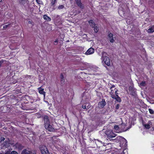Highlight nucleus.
<instances>
[{
  "label": "nucleus",
  "instance_id": "f257e3e1",
  "mask_svg": "<svg viewBox=\"0 0 154 154\" xmlns=\"http://www.w3.org/2000/svg\"><path fill=\"white\" fill-rule=\"evenodd\" d=\"M106 134L108 138H112L116 136V134H114L111 130H109L106 131Z\"/></svg>",
  "mask_w": 154,
  "mask_h": 154
},
{
  "label": "nucleus",
  "instance_id": "f704fd0d",
  "mask_svg": "<svg viewBox=\"0 0 154 154\" xmlns=\"http://www.w3.org/2000/svg\"><path fill=\"white\" fill-rule=\"evenodd\" d=\"M35 153H36L35 151L33 152H30L29 154H35Z\"/></svg>",
  "mask_w": 154,
  "mask_h": 154
},
{
  "label": "nucleus",
  "instance_id": "9b49d317",
  "mask_svg": "<svg viewBox=\"0 0 154 154\" xmlns=\"http://www.w3.org/2000/svg\"><path fill=\"white\" fill-rule=\"evenodd\" d=\"M38 90L39 91V93L41 94H43L45 97V92L44 91V89L42 88L41 87H40L38 88Z\"/></svg>",
  "mask_w": 154,
  "mask_h": 154
},
{
  "label": "nucleus",
  "instance_id": "0eeeda50",
  "mask_svg": "<svg viewBox=\"0 0 154 154\" xmlns=\"http://www.w3.org/2000/svg\"><path fill=\"white\" fill-rule=\"evenodd\" d=\"M108 39L111 43H113L114 41L115 40L114 39L113 35L111 33H110L108 35Z\"/></svg>",
  "mask_w": 154,
  "mask_h": 154
},
{
  "label": "nucleus",
  "instance_id": "e433bc0d",
  "mask_svg": "<svg viewBox=\"0 0 154 154\" xmlns=\"http://www.w3.org/2000/svg\"><path fill=\"white\" fill-rule=\"evenodd\" d=\"M28 23L29 24H31V22L30 21H29L28 22Z\"/></svg>",
  "mask_w": 154,
  "mask_h": 154
},
{
  "label": "nucleus",
  "instance_id": "412c9836",
  "mask_svg": "<svg viewBox=\"0 0 154 154\" xmlns=\"http://www.w3.org/2000/svg\"><path fill=\"white\" fill-rule=\"evenodd\" d=\"M89 105L86 106V105H82V107L83 109H86V110H87L89 108Z\"/></svg>",
  "mask_w": 154,
  "mask_h": 154
},
{
  "label": "nucleus",
  "instance_id": "2eb2a0df",
  "mask_svg": "<svg viewBox=\"0 0 154 154\" xmlns=\"http://www.w3.org/2000/svg\"><path fill=\"white\" fill-rule=\"evenodd\" d=\"M29 151L26 150H24L22 152L21 154H29Z\"/></svg>",
  "mask_w": 154,
  "mask_h": 154
},
{
  "label": "nucleus",
  "instance_id": "6ab92c4d",
  "mask_svg": "<svg viewBox=\"0 0 154 154\" xmlns=\"http://www.w3.org/2000/svg\"><path fill=\"white\" fill-rule=\"evenodd\" d=\"M146 85L145 82L144 81H143L140 84V86H144Z\"/></svg>",
  "mask_w": 154,
  "mask_h": 154
},
{
  "label": "nucleus",
  "instance_id": "4be33fe9",
  "mask_svg": "<svg viewBox=\"0 0 154 154\" xmlns=\"http://www.w3.org/2000/svg\"><path fill=\"white\" fill-rule=\"evenodd\" d=\"M9 144V141L8 140H5L4 143V145L5 146H8Z\"/></svg>",
  "mask_w": 154,
  "mask_h": 154
},
{
  "label": "nucleus",
  "instance_id": "f8f14e48",
  "mask_svg": "<svg viewBox=\"0 0 154 154\" xmlns=\"http://www.w3.org/2000/svg\"><path fill=\"white\" fill-rule=\"evenodd\" d=\"M89 23L90 25L92 27H94L96 26V24L95 23L93 22V20H91L89 21Z\"/></svg>",
  "mask_w": 154,
  "mask_h": 154
},
{
  "label": "nucleus",
  "instance_id": "dca6fc26",
  "mask_svg": "<svg viewBox=\"0 0 154 154\" xmlns=\"http://www.w3.org/2000/svg\"><path fill=\"white\" fill-rule=\"evenodd\" d=\"M60 79L61 82L62 84H63L64 82V79L63 76L62 74L60 75Z\"/></svg>",
  "mask_w": 154,
  "mask_h": 154
},
{
  "label": "nucleus",
  "instance_id": "cd10ccee",
  "mask_svg": "<svg viewBox=\"0 0 154 154\" xmlns=\"http://www.w3.org/2000/svg\"><path fill=\"white\" fill-rule=\"evenodd\" d=\"M114 90H115V96H118V94L117 93V91H118V90L116 88H114Z\"/></svg>",
  "mask_w": 154,
  "mask_h": 154
},
{
  "label": "nucleus",
  "instance_id": "4468645a",
  "mask_svg": "<svg viewBox=\"0 0 154 154\" xmlns=\"http://www.w3.org/2000/svg\"><path fill=\"white\" fill-rule=\"evenodd\" d=\"M43 18L45 20H46L48 21H50L51 20V18L46 15H44L43 16Z\"/></svg>",
  "mask_w": 154,
  "mask_h": 154
},
{
  "label": "nucleus",
  "instance_id": "a878e982",
  "mask_svg": "<svg viewBox=\"0 0 154 154\" xmlns=\"http://www.w3.org/2000/svg\"><path fill=\"white\" fill-rule=\"evenodd\" d=\"M5 139V138L4 137H1L0 138V143H2V142L4 141Z\"/></svg>",
  "mask_w": 154,
  "mask_h": 154
},
{
  "label": "nucleus",
  "instance_id": "a19ab883",
  "mask_svg": "<svg viewBox=\"0 0 154 154\" xmlns=\"http://www.w3.org/2000/svg\"><path fill=\"white\" fill-rule=\"evenodd\" d=\"M40 83H41L42 82H40Z\"/></svg>",
  "mask_w": 154,
  "mask_h": 154
},
{
  "label": "nucleus",
  "instance_id": "bb28decb",
  "mask_svg": "<svg viewBox=\"0 0 154 154\" xmlns=\"http://www.w3.org/2000/svg\"><path fill=\"white\" fill-rule=\"evenodd\" d=\"M11 154H18V153L16 151H13L11 153Z\"/></svg>",
  "mask_w": 154,
  "mask_h": 154
},
{
  "label": "nucleus",
  "instance_id": "aec40b11",
  "mask_svg": "<svg viewBox=\"0 0 154 154\" xmlns=\"http://www.w3.org/2000/svg\"><path fill=\"white\" fill-rule=\"evenodd\" d=\"M51 1V6L54 5L57 2V0H50Z\"/></svg>",
  "mask_w": 154,
  "mask_h": 154
},
{
  "label": "nucleus",
  "instance_id": "6e6552de",
  "mask_svg": "<svg viewBox=\"0 0 154 154\" xmlns=\"http://www.w3.org/2000/svg\"><path fill=\"white\" fill-rule=\"evenodd\" d=\"M94 51V48L91 47L86 51L85 54L87 55L91 54H93Z\"/></svg>",
  "mask_w": 154,
  "mask_h": 154
},
{
  "label": "nucleus",
  "instance_id": "c9c22d12",
  "mask_svg": "<svg viewBox=\"0 0 154 154\" xmlns=\"http://www.w3.org/2000/svg\"><path fill=\"white\" fill-rule=\"evenodd\" d=\"M36 2L38 4H40V0H36Z\"/></svg>",
  "mask_w": 154,
  "mask_h": 154
},
{
  "label": "nucleus",
  "instance_id": "c756f323",
  "mask_svg": "<svg viewBox=\"0 0 154 154\" xmlns=\"http://www.w3.org/2000/svg\"><path fill=\"white\" fill-rule=\"evenodd\" d=\"M10 25V24H8L7 25H4V26H3V28H6L7 27H8L9 26V25Z\"/></svg>",
  "mask_w": 154,
  "mask_h": 154
},
{
  "label": "nucleus",
  "instance_id": "f03ea898",
  "mask_svg": "<svg viewBox=\"0 0 154 154\" xmlns=\"http://www.w3.org/2000/svg\"><path fill=\"white\" fill-rule=\"evenodd\" d=\"M111 97L113 99L116 100V101L119 102H120L121 101V100L120 98L118 96H115L113 92H112V90L110 92Z\"/></svg>",
  "mask_w": 154,
  "mask_h": 154
},
{
  "label": "nucleus",
  "instance_id": "c85d7f7f",
  "mask_svg": "<svg viewBox=\"0 0 154 154\" xmlns=\"http://www.w3.org/2000/svg\"><path fill=\"white\" fill-rule=\"evenodd\" d=\"M119 127L118 125H115L114 127V128L116 130H117L119 129Z\"/></svg>",
  "mask_w": 154,
  "mask_h": 154
},
{
  "label": "nucleus",
  "instance_id": "7ed1b4c3",
  "mask_svg": "<svg viewBox=\"0 0 154 154\" xmlns=\"http://www.w3.org/2000/svg\"><path fill=\"white\" fill-rule=\"evenodd\" d=\"M40 150L42 154H49L46 147L45 146H42L40 147Z\"/></svg>",
  "mask_w": 154,
  "mask_h": 154
},
{
  "label": "nucleus",
  "instance_id": "4c0bfd02",
  "mask_svg": "<svg viewBox=\"0 0 154 154\" xmlns=\"http://www.w3.org/2000/svg\"><path fill=\"white\" fill-rule=\"evenodd\" d=\"M122 126H125V124H122Z\"/></svg>",
  "mask_w": 154,
  "mask_h": 154
},
{
  "label": "nucleus",
  "instance_id": "20e7f679",
  "mask_svg": "<svg viewBox=\"0 0 154 154\" xmlns=\"http://www.w3.org/2000/svg\"><path fill=\"white\" fill-rule=\"evenodd\" d=\"M102 58L105 63L108 66H109L110 64V62L109 58L107 56L104 57L103 56L102 57Z\"/></svg>",
  "mask_w": 154,
  "mask_h": 154
},
{
  "label": "nucleus",
  "instance_id": "2f4dec72",
  "mask_svg": "<svg viewBox=\"0 0 154 154\" xmlns=\"http://www.w3.org/2000/svg\"><path fill=\"white\" fill-rule=\"evenodd\" d=\"M119 104H117L116 107V108L117 109H118L119 108Z\"/></svg>",
  "mask_w": 154,
  "mask_h": 154
},
{
  "label": "nucleus",
  "instance_id": "ddd939ff",
  "mask_svg": "<svg viewBox=\"0 0 154 154\" xmlns=\"http://www.w3.org/2000/svg\"><path fill=\"white\" fill-rule=\"evenodd\" d=\"M149 32H154V26H152L149 28L148 30Z\"/></svg>",
  "mask_w": 154,
  "mask_h": 154
},
{
  "label": "nucleus",
  "instance_id": "423d86ee",
  "mask_svg": "<svg viewBox=\"0 0 154 154\" xmlns=\"http://www.w3.org/2000/svg\"><path fill=\"white\" fill-rule=\"evenodd\" d=\"M45 127L47 130L50 131H53L54 130V128L52 126L50 125V123L49 124L45 125Z\"/></svg>",
  "mask_w": 154,
  "mask_h": 154
},
{
  "label": "nucleus",
  "instance_id": "58836bf2",
  "mask_svg": "<svg viewBox=\"0 0 154 154\" xmlns=\"http://www.w3.org/2000/svg\"><path fill=\"white\" fill-rule=\"evenodd\" d=\"M58 42V40H56L55 41V42H56V43H57Z\"/></svg>",
  "mask_w": 154,
  "mask_h": 154
},
{
  "label": "nucleus",
  "instance_id": "5701e85b",
  "mask_svg": "<svg viewBox=\"0 0 154 154\" xmlns=\"http://www.w3.org/2000/svg\"><path fill=\"white\" fill-rule=\"evenodd\" d=\"M149 111L150 114H154V111L151 109H149Z\"/></svg>",
  "mask_w": 154,
  "mask_h": 154
},
{
  "label": "nucleus",
  "instance_id": "a211bd4d",
  "mask_svg": "<svg viewBox=\"0 0 154 154\" xmlns=\"http://www.w3.org/2000/svg\"><path fill=\"white\" fill-rule=\"evenodd\" d=\"M94 27H92L94 28V30L95 32H97L99 30V29L98 27H97V26H95Z\"/></svg>",
  "mask_w": 154,
  "mask_h": 154
},
{
  "label": "nucleus",
  "instance_id": "b1692460",
  "mask_svg": "<svg viewBox=\"0 0 154 154\" xmlns=\"http://www.w3.org/2000/svg\"><path fill=\"white\" fill-rule=\"evenodd\" d=\"M146 129H149L150 128V125L148 124H146L144 125Z\"/></svg>",
  "mask_w": 154,
  "mask_h": 154
},
{
  "label": "nucleus",
  "instance_id": "7c9ffc66",
  "mask_svg": "<svg viewBox=\"0 0 154 154\" xmlns=\"http://www.w3.org/2000/svg\"><path fill=\"white\" fill-rule=\"evenodd\" d=\"M5 154H11V152L10 151H7L5 152Z\"/></svg>",
  "mask_w": 154,
  "mask_h": 154
},
{
  "label": "nucleus",
  "instance_id": "79ce46f5",
  "mask_svg": "<svg viewBox=\"0 0 154 154\" xmlns=\"http://www.w3.org/2000/svg\"><path fill=\"white\" fill-rule=\"evenodd\" d=\"M134 95H135L136 94V93H134Z\"/></svg>",
  "mask_w": 154,
  "mask_h": 154
},
{
  "label": "nucleus",
  "instance_id": "473e14b6",
  "mask_svg": "<svg viewBox=\"0 0 154 154\" xmlns=\"http://www.w3.org/2000/svg\"><path fill=\"white\" fill-rule=\"evenodd\" d=\"M3 62H4V61L2 60L0 61V67L1 66L2 64L3 63Z\"/></svg>",
  "mask_w": 154,
  "mask_h": 154
},
{
  "label": "nucleus",
  "instance_id": "1a4fd4ad",
  "mask_svg": "<svg viewBox=\"0 0 154 154\" xmlns=\"http://www.w3.org/2000/svg\"><path fill=\"white\" fill-rule=\"evenodd\" d=\"M106 103L104 99H103L102 101L99 103L98 107L100 108H103L105 105Z\"/></svg>",
  "mask_w": 154,
  "mask_h": 154
},
{
  "label": "nucleus",
  "instance_id": "72a5a7b5",
  "mask_svg": "<svg viewBox=\"0 0 154 154\" xmlns=\"http://www.w3.org/2000/svg\"><path fill=\"white\" fill-rule=\"evenodd\" d=\"M115 87V85H113L110 88V89H111V91H112V92L113 90V89H112V88H114Z\"/></svg>",
  "mask_w": 154,
  "mask_h": 154
},
{
  "label": "nucleus",
  "instance_id": "39448f33",
  "mask_svg": "<svg viewBox=\"0 0 154 154\" xmlns=\"http://www.w3.org/2000/svg\"><path fill=\"white\" fill-rule=\"evenodd\" d=\"M75 1L77 5L81 9H83L84 8V5L82 3L81 0H75Z\"/></svg>",
  "mask_w": 154,
  "mask_h": 154
},
{
  "label": "nucleus",
  "instance_id": "ea45409f",
  "mask_svg": "<svg viewBox=\"0 0 154 154\" xmlns=\"http://www.w3.org/2000/svg\"><path fill=\"white\" fill-rule=\"evenodd\" d=\"M2 1V0H0V2Z\"/></svg>",
  "mask_w": 154,
  "mask_h": 154
},
{
  "label": "nucleus",
  "instance_id": "f3484780",
  "mask_svg": "<svg viewBox=\"0 0 154 154\" xmlns=\"http://www.w3.org/2000/svg\"><path fill=\"white\" fill-rule=\"evenodd\" d=\"M19 2L20 4L23 5L26 2V0H19Z\"/></svg>",
  "mask_w": 154,
  "mask_h": 154
},
{
  "label": "nucleus",
  "instance_id": "9d476101",
  "mask_svg": "<svg viewBox=\"0 0 154 154\" xmlns=\"http://www.w3.org/2000/svg\"><path fill=\"white\" fill-rule=\"evenodd\" d=\"M44 120L45 125L49 124L50 123L49 118L47 116H45L44 117Z\"/></svg>",
  "mask_w": 154,
  "mask_h": 154
},
{
  "label": "nucleus",
  "instance_id": "393cba45",
  "mask_svg": "<svg viewBox=\"0 0 154 154\" xmlns=\"http://www.w3.org/2000/svg\"><path fill=\"white\" fill-rule=\"evenodd\" d=\"M64 6L63 5H59L58 7V9H61L63 8Z\"/></svg>",
  "mask_w": 154,
  "mask_h": 154
}]
</instances>
